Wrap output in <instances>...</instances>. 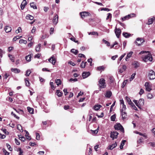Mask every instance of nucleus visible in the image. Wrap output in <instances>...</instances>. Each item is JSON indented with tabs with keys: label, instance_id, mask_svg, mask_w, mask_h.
<instances>
[{
	"label": "nucleus",
	"instance_id": "1",
	"mask_svg": "<svg viewBox=\"0 0 155 155\" xmlns=\"http://www.w3.org/2000/svg\"><path fill=\"white\" fill-rule=\"evenodd\" d=\"M99 86L100 88H104L105 87L106 85H105V81L103 78H101L99 81Z\"/></svg>",
	"mask_w": 155,
	"mask_h": 155
},
{
	"label": "nucleus",
	"instance_id": "2",
	"mask_svg": "<svg viewBox=\"0 0 155 155\" xmlns=\"http://www.w3.org/2000/svg\"><path fill=\"white\" fill-rule=\"evenodd\" d=\"M145 41L141 38H138L136 39V41H135V43L137 46H140Z\"/></svg>",
	"mask_w": 155,
	"mask_h": 155
},
{
	"label": "nucleus",
	"instance_id": "3",
	"mask_svg": "<svg viewBox=\"0 0 155 155\" xmlns=\"http://www.w3.org/2000/svg\"><path fill=\"white\" fill-rule=\"evenodd\" d=\"M143 60L145 62H147L148 61H152L153 58L151 54L149 53L147 55L145 56Z\"/></svg>",
	"mask_w": 155,
	"mask_h": 155
},
{
	"label": "nucleus",
	"instance_id": "4",
	"mask_svg": "<svg viewBox=\"0 0 155 155\" xmlns=\"http://www.w3.org/2000/svg\"><path fill=\"white\" fill-rule=\"evenodd\" d=\"M148 77L150 80H153L155 78V73L152 71L150 70L148 75Z\"/></svg>",
	"mask_w": 155,
	"mask_h": 155
},
{
	"label": "nucleus",
	"instance_id": "5",
	"mask_svg": "<svg viewBox=\"0 0 155 155\" xmlns=\"http://www.w3.org/2000/svg\"><path fill=\"white\" fill-rule=\"evenodd\" d=\"M114 127L115 130H120L123 133L124 132V128L120 124H116L114 126Z\"/></svg>",
	"mask_w": 155,
	"mask_h": 155
},
{
	"label": "nucleus",
	"instance_id": "6",
	"mask_svg": "<svg viewBox=\"0 0 155 155\" xmlns=\"http://www.w3.org/2000/svg\"><path fill=\"white\" fill-rule=\"evenodd\" d=\"M118 134V133L117 132H111L110 137L112 138V140H114V139L117 138V135Z\"/></svg>",
	"mask_w": 155,
	"mask_h": 155
},
{
	"label": "nucleus",
	"instance_id": "7",
	"mask_svg": "<svg viewBox=\"0 0 155 155\" xmlns=\"http://www.w3.org/2000/svg\"><path fill=\"white\" fill-rule=\"evenodd\" d=\"M80 14L82 18H84L87 16H90V14L88 12H83L80 13Z\"/></svg>",
	"mask_w": 155,
	"mask_h": 155
},
{
	"label": "nucleus",
	"instance_id": "8",
	"mask_svg": "<svg viewBox=\"0 0 155 155\" xmlns=\"http://www.w3.org/2000/svg\"><path fill=\"white\" fill-rule=\"evenodd\" d=\"M114 31L117 37L119 38L121 33V30L119 28H117L116 27L114 30Z\"/></svg>",
	"mask_w": 155,
	"mask_h": 155
},
{
	"label": "nucleus",
	"instance_id": "9",
	"mask_svg": "<svg viewBox=\"0 0 155 155\" xmlns=\"http://www.w3.org/2000/svg\"><path fill=\"white\" fill-rule=\"evenodd\" d=\"M144 104V100L141 98L140 99L138 102V107L140 109H141V107L143 106Z\"/></svg>",
	"mask_w": 155,
	"mask_h": 155
},
{
	"label": "nucleus",
	"instance_id": "10",
	"mask_svg": "<svg viewBox=\"0 0 155 155\" xmlns=\"http://www.w3.org/2000/svg\"><path fill=\"white\" fill-rule=\"evenodd\" d=\"M58 16L57 15H55L54 17L52 20V22L53 24L54 25H56L58 22Z\"/></svg>",
	"mask_w": 155,
	"mask_h": 155
},
{
	"label": "nucleus",
	"instance_id": "11",
	"mask_svg": "<svg viewBox=\"0 0 155 155\" xmlns=\"http://www.w3.org/2000/svg\"><path fill=\"white\" fill-rule=\"evenodd\" d=\"M144 85L147 91H150L152 90L151 85L149 82H146Z\"/></svg>",
	"mask_w": 155,
	"mask_h": 155
},
{
	"label": "nucleus",
	"instance_id": "12",
	"mask_svg": "<svg viewBox=\"0 0 155 155\" xmlns=\"http://www.w3.org/2000/svg\"><path fill=\"white\" fill-rule=\"evenodd\" d=\"M48 61L53 65H54L56 61L55 57L54 55H53L51 58L49 59Z\"/></svg>",
	"mask_w": 155,
	"mask_h": 155
},
{
	"label": "nucleus",
	"instance_id": "13",
	"mask_svg": "<svg viewBox=\"0 0 155 155\" xmlns=\"http://www.w3.org/2000/svg\"><path fill=\"white\" fill-rule=\"evenodd\" d=\"M90 74L89 72H84L82 73V76L83 78H87Z\"/></svg>",
	"mask_w": 155,
	"mask_h": 155
},
{
	"label": "nucleus",
	"instance_id": "14",
	"mask_svg": "<svg viewBox=\"0 0 155 155\" xmlns=\"http://www.w3.org/2000/svg\"><path fill=\"white\" fill-rule=\"evenodd\" d=\"M121 112V118L122 120H124L127 117V114L125 111L120 112Z\"/></svg>",
	"mask_w": 155,
	"mask_h": 155
},
{
	"label": "nucleus",
	"instance_id": "15",
	"mask_svg": "<svg viewBox=\"0 0 155 155\" xmlns=\"http://www.w3.org/2000/svg\"><path fill=\"white\" fill-rule=\"evenodd\" d=\"M125 99L128 102L129 104H130L131 106H134V103L131 101L130 99L127 96H126L125 97Z\"/></svg>",
	"mask_w": 155,
	"mask_h": 155
},
{
	"label": "nucleus",
	"instance_id": "16",
	"mask_svg": "<svg viewBox=\"0 0 155 155\" xmlns=\"http://www.w3.org/2000/svg\"><path fill=\"white\" fill-rule=\"evenodd\" d=\"M117 145V143L115 142L114 143L109 145L108 148V149L110 150H112Z\"/></svg>",
	"mask_w": 155,
	"mask_h": 155
},
{
	"label": "nucleus",
	"instance_id": "17",
	"mask_svg": "<svg viewBox=\"0 0 155 155\" xmlns=\"http://www.w3.org/2000/svg\"><path fill=\"white\" fill-rule=\"evenodd\" d=\"M27 2L25 0H24L22 2L21 5V8L22 10L24 9L25 6L27 5Z\"/></svg>",
	"mask_w": 155,
	"mask_h": 155
},
{
	"label": "nucleus",
	"instance_id": "18",
	"mask_svg": "<svg viewBox=\"0 0 155 155\" xmlns=\"http://www.w3.org/2000/svg\"><path fill=\"white\" fill-rule=\"evenodd\" d=\"M133 53V52L132 51H130L127 54V56L125 58L126 61H127L129 60V58L131 57Z\"/></svg>",
	"mask_w": 155,
	"mask_h": 155
},
{
	"label": "nucleus",
	"instance_id": "19",
	"mask_svg": "<svg viewBox=\"0 0 155 155\" xmlns=\"http://www.w3.org/2000/svg\"><path fill=\"white\" fill-rule=\"evenodd\" d=\"M5 31L6 32H10L12 30V28L8 26H5L4 28Z\"/></svg>",
	"mask_w": 155,
	"mask_h": 155
},
{
	"label": "nucleus",
	"instance_id": "20",
	"mask_svg": "<svg viewBox=\"0 0 155 155\" xmlns=\"http://www.w3.org/2000/svg\"><path fill=\"white\" fill-rule=\"evenodd\" d=\"M41 47V45L40 44H38L35 47V50L36 51H39L40 48Z\"/></svg>",
	"mask_w": 155,
	"mask_h": 155
},
{
	"label": "nucleus",
	"instance_id": "21",
	"mask_svg": "<svg viewBox=\"0 0 155 155\" xmlns=\"http://www.w3.org/2000/svg\"><path fill=\"white\" fill-rule=\"evenodd\" d=\"M122 35L126 38H128L130 36V34L126 32H123Z\"/></svg>",
	"mask_w": 155,
	"mask_h": 155
},
{
	"label": "nucleus",
	"instance_id": "22",
	"mask_svg": "<svg viewBox=\"0 0 155 155\" xmlns=\"http://www.w3.org/2000/svg\"><path fill=\"white\" fill-rule=\"evenodd\" d=\"M26 18L28 20H32L34 19V17L30 15H27L26 16Z\"/></svg>",
	"mask_w": 155,
	"mask_h": 155
},
{
	"label": "nucleus",
	"instance_id": "23",
	"mask_svg": "<svg viewBox=\"0 0 155 155\" xmlns=\"http://www.w3.org/2000/svg\"><path fill=\"white\" fill-rule=\"evenodd\" d=\"M11 71L12 72H14L15 73H19L20 72V70L17 68H12L11 69Z\"/></svg>",
	"mask_w": 155,
	"mask_h": 155
},
{
	"label": "nucleus",
	"instance_id": "24",
	"mask_svg": "<svg viewBox=\"0 0 155 155\" xmlns=\"http://www.w3.org/2000/svg\"><path fill=\"white\" fill-rule=\"evenodd\" d=\"M102 106L100 104H98L97 105H95L94 107V110H98Z\"/></svg>",
	"mask_w": 155,
	"mask_h": 155
},
{
	"label": "nucleus",
	"instance_id": "25",
	"mask_svg": "<svg viewBox=\"0 0 155 155\" xmlns=\"http://www.w3.org/2000/svg\"><path fill=\"white\" fill-rule=\"evenodd\" d=\"M17 151L19 152L18 155H23V151L21 148H18Z\"/></svg>",
	"mask_w": 155,
	"mask_h": 155
},
{
	"label": "nucleus",
	"instance_id": "26",
	"mask_svg": "<svg viewBox=\"0 0 155 155\" xmlns=\"http://www.w3.org/2000/svg\"><path fill=\"white\" fill-rule=\"evenodd\" d=\"M31 57L30 54H29L26 56L25 57L26 60L28 62H29L31 61Z\"/></svg>",
	"mask_w": 155,
	"mask_h": 155
},
{
	"label": "nucleus",
	"instance_id": "27",
	"mask_svg": "<svg viewBox=\"0 0 155 155\" xmlns=\"http://www.w3.org/2000/svg\"><path fill=\"white\" fill-rule=\"evenodd\" d=\"M27 108L28 112H29L30 114H33L34 109L33 108H31L29 107H27Z\"/></svg>",
	"mask_w": 155,
	"mask_h": 155
},
{
	"label": "nucleus",
	"instance_id": "28",
	"mask_svg": "<svg viewBox=\"0 0 155 155\" xmlns=\"http://www.w3.org/2000/svg\"><path fill=\"white\" fill-rule=\"evenodd\" d=\"M126 140H123L120 143V148L121 149H122L123 148V147L124 146V145L125 144V143L126 142Z\"/></svg>",
	"mask_w": 155,
	"mask_h": 155
},
{
	"label": "nucleus",
	"instance_id": "29",
	"mask_svg": "<svg viewBox=\"0 0 155 155\" xmlns=\"http://www.w3.org/2000/svg\"><path fill=\"white\" fill-rule=\"evenodd\" d=\"M112 95V93L110 91H107V92L105 96L109 98Z\"/></svg>",
	"mask_w": 155,
	"mask_h": 155
},
{
	"label": "nucleus",
	"instance_id": "30",
	"mask_svg": "<svg viewBox=\"0 0 155 155\" xmlns=\"http://www.w3.org/2000/svg\"><path fill=\"white\" fill-rule=\"evenodd\" d=\"M104 66H100L97 68V70L98 71H102L104 70Z\"/></svg>",
	"mask_w": 155,
	"mask_h": 155
},
{
	"label": "nucleus",
	"instance_id": "31",
	"mask_svg": "<svg viewBox=\"0 0 155 155\" xmlns=\"http://www.w3.org/2000/svg\"><path fill=\"white\" fill-rule=\"evenodd\" d=\"M30 5L31 8H33L34 9H37V7L36 5L34 2H32L30 3Z\"/></svg>",
	"mask_w": 155,
	"mask_h": 155
},
{
	"label": "nucleus",
	"instance_id": "32",
	"mask_svg": "<svg viewBox=\"0 0 155 155\" xmlns=\"http://www.w3.org/2000/svg\"><path fill=\"white\" fill-rule=\"evenodd\" d=\"M56 93L57 94V95L59 97H61L63 94V93L62 92H61V91L60 92V90H57Z\"/></svg>",
	"mask_w": 155,
	"mask_h": 155
},
{
	"label": "nucleus",
	"instance_id": "33",
	"mask_svg": "<svg viewBox=\"0 0 155 155\" xmlns=\"http://www.w3.org/2000/svg\"><path fill=\"white\" fill-rule=\"evenodd\" d=\"M55 83L58 86L59 85L61 84V82L60 79H56V80H55Z\"/></svg>",
	"mask_w": 155,
	"mask_h": 155
},
{
	"label": "nucleus",
	"instance_id": "34",
	"mask_svg": "<svg viewBox=\"0 0 155 155\" xmlns=\"http://www.w3.org/2000/svg\"><path fill=\"white\" fill-rule=\"evenodd\" d=\"M71 52L73 53L75 55H76L78 53V51L77 50H75L74 49H72L71 50Z\"/></svg>",
	"mask_w": 155,
	"mask_h": 155
},
{
	"label": "nucleus",
	"instance_id": "35",
	"mask_svg": "<svg viewBox=\"0 0 155 155\" xmlns=\"http://www.w3.org/2000/svg\"><path fill=\"white\" fill-rule=\"evenodd\" d=\"M25 83L26 85L27 86H29L30 85V84L29 82V81L28 80H27V78H25Z\"/></svg>",
	"mask_w": 155,
	"mask_h": 155
},
{
	"label": "nucleus",
	"instance_id": "36",
	"mask_svg": "<svg viewBox=\"0 0 155 155\" xmlns=\"http://www.w3.org/2000/svg\"><path fill=\"white\" fill-rule=\"evenodd\" d=\"M8 56L9 57L10 60L12 62H14L15 61L14 57H13L12 55L9 54L8 55Z\"/></svg>",
	"mask_w": 155,
	"mask_h": 155
},
{
	"label": "nucleus",
	"instance_id": "37",
	"mask_svg": "<svg viewBox=\"0 0 155 155\" xmlns=\"http://www.w3.org/2000/svg\"><path fill=\"white\" fill-rule=\"evenodd\" d=\"M126 53H124L119 58L117 62L118 63H119L120 62V61L122 60L123 58L124 57V56L126 55Z\"/></svg>",
	"mask_w": 155,
	"mask_h": 155
},
{
	"label": "nucleus",
	"instance_id": "38",
	"mask_svg": "<svg viewBox=\"0 0 155 155\" xmlns=\"http://www.w3.org/2000/svg\"><path fill=\"white\" fill-rule=\"evenodd\" d=\"M154 19V18H151L149 19L148 24L150 25L153 23V20Z\"/></svg>",
	"mask_w": 155,
	"mask_h": 155
},
{
	"label": "nucleus",
	"instance_id": "39",
	"mask_svg": "<svg viewBox=\"0 0 155 155\" xmlns=\"http://www.w3.org/2000/svg\"><path fill=\"white\" fill-rule=\"evenodd\" d=\"M87 63V62H86L85 63H84L83 61H82L80 65V67L82 68H84L86 66V64Z\"/></svg>",
	"mask_w": 155,
	"mask_h": 155
},
{
	"label": "nucleus",
	"instance_id": "40",
	"mask_svg": "<svg viewBox=\"0 0 155 155\" xmlns=\"http://www.w3.org/2000/svg\"><path fill=\"white\" fill-rule=\"evenodd\" d=\"M31 71L30 70L28 69L26 71V74H25V75L26 76H29L30 74L31 73Z\"/></svg>",
	"mask_w": 155,
	"mask_h": 155
},
{
	"label": "nucleus",
	"instance_id": "41",
	"mask_svg": "<svg viewBox=\"0 0 155 155\" xmlns=\"http://www.w3.org/2000/svg\"><path fill=\"white\" fill-rule=\"evenodd\" d=\"M99 128V127H98L97 129L94 130H91L92 133L95 134H97L98 133Z\"/></svg>",
	"mask_w": 155,
	"mask_h": 155
},
{
	"label": "nucleus",
	"instance_id": "42",
	"mask_svg": "<svg viewBox=\"0 0 155 155\" xmlns=\"http://www.w3.org/2000/svg\"><path fill=\"white\" fill-rule=\"evenodd\" d=\"M116 118V115L114 114L110 117L111 120L112 121H114Z\"/></svg>",
	"mask_w": 155,
	"mask_h": 155
},
{
	"label": "nucleus",
	"instance_id": "43",
	"mask_svg": "<svg viewBox=\"0 0 155 155\" xmlns=\"http://www.w3.org/2000/svg\"><path fill=\"white\" fill-rule=\"evenodd\" d=\"M19 43L20 44L24 43L25 44H26L27 43V41L26 40L21 39L19 40Z\"/></svg>",
	"mask_w": 155,
	"mask_h": 155
},
{
	"label": "nucleus",
	"instance_id": "44",
	"mask_svg": "<svg viewBox=\"0 0 155 155\" xmlns=\"http://www.w3.org/2000/svg\"><path fill=\"white\" fill-rule=\"evenodd\" d=\"M126 109V107L125 105V104L122 105V107L121 109L120 110V112L124 111Z\"/></svg>",
	"mask_w": 155,
	"mask_h": 155
},
{
	"label": "nucleus",
	"instance_id": "45",
	"mask_svg": "<svg viewBox=\"0 0 155 155\" xmlns=\"http://www.w3.org/2000/svg\"><path fill=\"white\" fill-rule=\"evenodd\" d=\"M2 150L5 154V155H9V153L7 152L4 148L2 149Z\"/></svg>",
	"mask_w": 155,
	"mask_h": 155
},
{
	"label": "nucleus",
	"instance_id": "46",
	"mask_svg": "<svg viewBox=\"0 0 155 155\" xmlns=\"http://www.w3.org/2000/svg\"><path fill=\"white\" fill-rule=\"evenodd\" d=\"M109 80L111 83H113L114 82V79L112 76H110L109 78Z\"/></svg>",
	"mask_w": 155,
	"mask_h": 155
},
{
	"label": "nucleus",
	"instance_id": "47",
	"mask_svg": "<svg viewBox=\"0 0 155 155\" xmlns=\"http://www.w3.org/2000/svg\"><path fill=\"white\" fill-rule=\"evenodd\" d=\"M19 138L22 141L24 142L25 140V137L23 136H19Z\"/></svg>",
	"mask_w": 155,
	"mask_h": 155
},
{
	"label": "nucleus",
	"instance_id": "48",
	"mask_svg": "<svg viewBox=\"0 0 155 155\" xmlns=\"http://www.w3.org/2000/svg\"><path fill=\"white\" fill-rule=\"evenodd\" d=\"M6 146L8 148V150L10 151H12V148L10 146L8 143H6Z\"/></svg>",
	"mask_w": 155,
	"mask_h": 155
},
{
	"label": "nucleus",
	"instance_id": "49",
	"mask_svg": "<svg viewBox=\"0 0 155 155\" xmlns=\"http://www.w3.org/2000/svg\"><path fill=\"white\" fill-rule=\"evenodd\" d=\"M88 34L89 35H98V34L97 33V32H95V31H93V32H89L88 33Z\"/></svg>",
	"mask_w": 155,
	"mask_h": 155
},
{
	"label": "nucleus",
	"instance_id": "50",
	"mask_svg": "<svg viewBox=\"0 0 155 155\" xmlns=\"http://www.w3.org/2000/svg\"><path fill=\"white\" fill-rule=\"evenodd\" d=\"M135 15L134 13L131 14H130L128 15H127L128 18L129 19L130 18L134 16Z\"/></svg>",
	"mask_w": 155,
	"mask_h": 155
},
{
	"label": "nucleus",
	"instance_id": "51",
	"mask_svg": "<svg viewBox=\"0 0 155 155\" xmlns=\"http://www.w3.org/2000/svg\"><path fill=\"white\" fill-rule=\"evenodd\" d=\"M21 28L20 27H19L18 28V29L17 30H16L15 31V33L16 34H18L19 33H20L21 32Z\"/></svg>",
	"mask_w": 155,
	"mask_h": 155
},
{
	"label": "nucleus",
	"instance_id": "52",
	"mask_svg": "<svg viewBox=\"0 0 155 155\" xmlns=\"http://www.w3.org/2000/svg\"><path fill=\"white\" fill-rule=\"evenodd\" d=\"M11 114L14 116V117L18 119H19V117L17 116L15 114H14L13 112H12L11 113Z\"/></svg>",
	"mask_w": 155,
	"mask_h": 155
},
{
	"label": "nucleus",
	"instance_id": "53",
	"mask_svg": "<svg viewBox=\"0 0 155 155\" xmlns=\"http://www.w3.org/2000/svg\"><path fill=\"white\" fill-rule=\"evenodd\" d=\"M143 138L142 137H140L139 140H137V142L138 143H140L143 142Z\"/></svg>",
	"mask_w": 155,
	"mask_h": 155
},
{
	"label": "nucleus",
	"instance_id": "54",
	"mask_svg": "<svg viewBox=\"0 0 155 155\" xmlns=\"http://www.w3.org/2000/svg\"><path fill=\"white\" fill-rule=\"evenodd\" d=\"M112 17V15L110 13H109L107 14V17L106 18V20H107L109 18H111Z\"/></svg>",
	"mask_w": 155,
	"mask_h": 155
},
{
	"label": "nucleus",
	"instance_id": "55",
	"mask_svg": "<svg viewBox=\"0 0 155 155\" xmlns=\"http://www.w3.org/2000/svg\"><path fill=\"white\" fill-rule=\"evenodd\" d=\"M15 143H16V144L17 145H19L20 144V143L19 141L16 138H15Z\"/></svg>",
	"mask_w": 155,
	"mask_h": 155
},
{
	"label": "nucleus",
	"instance_id": "56",
	"mask_svg": "<svg viewBox=\"0 0 155 155\" xmlns=\"http://www.w3.org/2000/svg\"><path fill=\"white\" fill-rule=\"evenodd\" d=\"M147 97L148 98H149L150 99H152L153 98V96L150 94H149L147 95Z\"/></svg>",
	"mask_w": 155,
	"mask_h": 155
},
{
	"label": "nucleus",
	"instance_id": "57",
	"mask_svg": "<svg viewBox=\"0 0 155 155\" xmlns=\"http://www.w3.org/2000/svg\"><path fill=\"white\" fill-rule=\"evenodd\" d=\"M36 139L37 140L40 139V135L38 133H36Z\"/></svg>",
	"mask_w": 155,
	"mask_h": 155
},
{
	"label": "nucleus",
	"instance_id": "58",
	"mask_svg": "<svg viewBox=\"0 0 155 155\" xmlns=\"http://www.w3.org/2000/svg\"><path fill=\"white\" fill-rule=\"evenodd\" d=\"M77 80H78L76 78H75L74 79L71 78L70 79L69 81L71 82H72V81L75 82V81H77Z\"/></svg>",
	"mask_w": 155,
	"mask_h": 155
},
{
	"label": "nucleus",
	"instance_id": "59",
	"mask_svg": "<svg viewBox=\"0 0 155 155\" xmlns=\"http://www.w3.org/2000/svg\"><path fill=\"white\" fill-rule=\"evenodd\" d=\"M50 85L52 89H55V87L54 86L53 83V82H50Z\"/></svg>",
	"mask_w": 155,
	"mask_h": 155
},
{
	"label": "nucleus",
	"instance_id": "60",
	"mask_svg": "<svg viewBox=\"0 0 155 155\" xmlns=\"http://www.w3.org/2000/svg\"><path fill=\"white\" fill-rule=\"evenodd\" d=\"M129 19V18H128L127 15L126 16L122 18V20L123 21L128 19Z\"/></svg>",
	"mask_w": 155,
	"mask_h": 155
},
{
	"label": "nucleus",
	"instance_id": "61",
	"mask_svg": "<svg viewBox=\"0 0 155 155\" xmlns=\"http://www.w3.org/2000/svg\"><path fill=\"white\" fill-rule=\"evenodd\" d=\"M127 81V80H126L124 81L123 83V85H122V87L123 88L124 87V86L126 84V83Z\"/></svg>",
	"mask_w": 155,
	"mask_h": 155
},
{
	"label": "nucleus",
	"instance_id": "62",
	"mask_svg": "<svg viewBox=\"0 0 155 155\" xmlns=\"http://www.w3.org/2000/svg\"><path fill=\"white\" fill-rule=\"evenodd\" d=\"M35 26H34L31 31V32L32 33H34L35 31Z\"/></svg>",
	"mask_w": 155,
	"mask_h": 155
},
{
	"label": "nucleus",
	"instance_id": "63",
	"mask_svg": "<svg viewBox=\"0 0 155 155\" xmlns=\"http://www.w3.org/2000/svg\"><path fill=\"white\" fill-rule=\"evenodd\" d=\"M78 57H80V58H82V57H84V58H85V56L84 54H79L78 55Z\"/></svg>",
	"mask_w": 155,
	"mask_h": 155
},
{
	"label": "nucleus",
	"instance_id": "64",
	"mask_svg": "<svg viewBox=\"0 0 155 155\" xmlns=\"http://www.w3.org/2000/svg\"><path fill=\"white\" fill-rule=\"evenodd\" d=\"M135 75V73H134L132 74V75L131 76V78H130V80H133L134 78V77Z\"/></svg>",
	"mask_w": 155,
	"mask_h": 155
}]
</instances>
